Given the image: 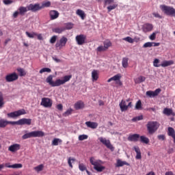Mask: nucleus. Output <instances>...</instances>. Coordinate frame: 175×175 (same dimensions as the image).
<instances>
[{
  "label": "nucleus",
  "mask_w": 175,
  "mask_h": 175,
  "mask_svg": "<svg viewBox=\"0 0 175 175\" xmlns=\"http://www.w3.org/2000/svg\"><path fill=\"white\" fill-rule=\"evenodd\" d=\"M148 47H152V44L151 42H146L144 45H143V48L144 49H147Z\"/></svg>",
  "instance_id": "bf43d9fd"
},
{
  "label": "nucleus",
  "mask_w": 175,
  "mask_h": 175,
  "mask_svg": "<svg viewBox=\"0 0 175 175\" xmlns=\"http://www.w3.org/2000/svg\"><path fill=\"white\" fill-rule=\"evenodd\" d=\"M98 140H99L100 143H102V144L105 146V147H107V148H109L111 151L114 150V147L113 146V145L111 144V142H110V141L109 139H107L106 138L103 137H100L98 138Z\"/></svg>",
  "instance_id": "1a4fd4ad"
},
{
  "label": "nucleus",
  "mask_w": 175,
  "mask_h": 175,
  "mask_svg": "<svg viewBox=\"0 0 175 175\" xmlns=\"http://www.w3.org/2000/svg\"><path fill=\"white\" fill-rule=\"evenodd\" d=\"M90 163L94 166V170L96 172H103L106 167L103 165V161L99 159H95V157H90Z\"/></svg>",
  "instance_id": "f03ea898"
},
{
  "label": "nucleus",
  "mask_w": 175,
  "mask_h": 175,
  "mask_svg": "<svg viewBox=\"0 0 175 175\" xmlns=\"http://www.w3.org/2000/svg\"><path fill=\"white\" fill-rule=\"evenodd\" d=\"M121 111H126L128 109L132 107V102L129 101V99L122 100L119 104Z\"/></svg>",
  "instance_id": "423d86ee"
},
{
  "label": "nucleus",
  "mask_w": 175,
  "mask_h": 175,
  "mask_svg": "<svg viewBox=\"0 0 175 175\" xmlns=\"http://www.w3.org/2000/svg\"><path fill=\"white\" fill-rule=\"evenodd\" d=\"M41 106H43L44 107H51L53 106V100L50 99L49 98L44 97L42 98Z\"/></svg>",
  "instance_id": "4468645a"
},
{
  "label": "nucleus",
  "mask_w": 175,
  "mask_h": 175,
  "mask_svg": "<svg viewBox=\"0 0 175 175\" xmlns=\"http://www.w3.org/2000/svg\"><path fill=\"white\" fill-rule=\"evenodd\" d=\"M163 113L165 114V116H173V117H175V113L173 111V109L170 108H165Z\"/></svg>",
  "instance_id": "a878e982"
},
{
  "label": "nucleus",
  "mask_w": 175,
  "mask_h": 175,
  "mask_svg": "<svg viewBox=\"0 0 175 175\" xmlns=\"http://www.w3.org/2000/svg\"><path fill=\"white\" fill-rule=\"evenodd\" d=\"M92 79L93 81H96L98 79H99V76L98 75V70H94L92 72Z\"/></svg>",
  "instance_id": "72a5a7b5"
},
{
  "label": "nucleus",
  "mask_w": 175,
  "mask_h": 175,
  "mask_svg": "<svg viewBox=\"0 0 175 175\" xmlns=\"http://www.w3.org/2000/svg\"><path fill=\"white\" fill-rule=\"evenodd\" d=\"M50 6H51V3L50 1H46L45 3H43L42 5H40V8L43 9L44 8H50Z\"/></svg>",
  "instance_id": "09e8293b"
},
{
  "label": "nucleus",
  "mask_w": 175,
  "mask_h": 175,
  "mask_svg": "<svg viewBox=\"0 0 175 175\" xmlns=\"http://www.w3.org/2000/svg\"><path fill=\"white\" fill-rule=\"evenodd\" d=\"M18 14H20V12H18V11H16L13 14V18H17V17H18Z\"/></svg>",
  "instance_id": "338daca9"
},
{
  "label": "nucleus",
  "mask_w": 175,
  "mask_h": 175,
  "mask_svg": "<svg viewBox=\"0 0 175 175\" xmlns=\"http://www.w3.org/2000/svg\"><path fill=\"white\" fill-rule=\"evenodd\" d=\"M24 114H27V111H25V109H22L14 112L8 113L7 116L8 118H16V117H20V116H24Z\"/></svg>",
  "instance_id": "0eeeda50"
},
{
  "label": "nucleus",
  "mask_w": 175,
  "mask_h": 175,
  "mask_svg": "<svg viewBox=\"0 0 175 175\" xmlns=\"http://www.w3.org/2000/svg\"><path fill=\"white\" fill-rule=\"evenodd\" d=\"M160 124L158 122L150 121L146 124L147 131L149 135H154L160 126Z\"/></svg>",
  "instance_id": "7ed1b4c3"
},
{
  "label": "nucleus",
  "mask_w": 175,
  "mask_h": 175,
  "mask_svg": "<svg viewBox=\"0 0 175 175\" xmlns=\"http://www.w3.org/2000/svg\"><path fill=\"white\" fill-rule=\"evenodd\" d=\"M27 9L29 11L33 12V13H36V12L42 10V7H40V4L39 3H31L29 5H27Z\"/></svg>",
  "instance_id": "ddd939ff"
},
{
  "label": "nucleus",
  "mask_w": 175,
  "mask_h": 175,
  "mask_svg": "<svg viewBox=\"0 0 175 175\" xmlns=\"http://www.w3.org/2000/svg\"><path fill=\"white\" fill-rule=\"evenodd\" d=\"M16 80H18V75L16 72H12L5 76V81L7 83H12V81H16Z\"/></svg>",
  "instance_id": "f8f14e48"
},
{
  "label": "nucleus",
  "mask_w": 175,
  "mask_h": 175,
  "mask_svg": "<svg viewBox=\"0 0 175 175\" xmlns=\"http://www.w3.org/2000/svg\"><path fill=\"white\" fill-rule=\"evenodd\" d=\"M66 43H68V38L65 36H62L59 40L57 41L55 48L61 49L62 47L66 46Z\"/></svg>",
  "instance_id": "9d476101"
},
{
  "label": "nucleus",
  "mask_w": 175,
  "mask_h": 175,
  "mask_svg": "<svg viewBox=\"0 0 175 175\" xmlns=\"http://www.w3.org/2000/svg\"><path fill=\"white\" fill-rule=\"evenodd\" d=\"M139 141L141 143H144V144H148L150 143V139L144 135H139Z\"/></svg>",
  "instance_id": "2f4dec72"
},
{
  "label": "nucleus",
  "mask_w": 175,
  "mask_h": 175,
  "mask_svg": "<svg viewBox=\"0 0 175 175\" xmlns=\"http://www.w3.org/2000/svg\"><path fill=\"white\" fill-rule=\"evenodd\" d=\"M20 148H21V146L20 144H14L8 148V150L11 152H16V151H18Z\"/></svg>",
  "instance_id": "412c9836"
},
{
  "label": "nucleus",
  "mask_w": 175,
  "mask_h": 175,
  "mask_svg": "<svg viewBox=\"0 0 175 175\" xmlns=\"http://www.w3.org/2000/svg\"><path fill=\"white\" fill-rule=\"evenodd\" d=\"M103 44H104V47L107 50L109 49V47H111V42L109 40H107L106 41H105L103 42Z\"/></svg>",
  "instance_id": "79ce46f5"
},
{
  "label": "nucleus",
  "mask_w": 175,
  "mask_h": 175,
  "mask_svg": "<svg viewBox=\"0 0 175 175\" xmlns=\"http://www.w3.org/2000/svg\"><path fill=\"white\" fill-rule=\"evenodd\" d=\"M152 15L154 16V17H156L157 18H162V16H161L158 13H155L154 12L152 14Z\"/></svg>",
  "instance_id": "69168bd1"
},
{
  "label": "nucleus",
  "mask_w": 175,
  "mask_h": 175,
  "mask_svg": "<svg viewBox=\"0 0 175 175\" xmlns=\"http://www.w3.org/2000/svg\"><path fill=\"white\" fill-rule=\"evenodd\" d=\"M84 107V103L81 101H78L77 103L75 104V109L76 110H80V109H83Z\"/></svg>",
  "instance_id": "f704fd0d"
},
{
  "label": "nucleus",
  "mask_w": 175,
  "mask_h": 175,
  "mask_svg": "<svg viewBox=\"0 0 175 175\" xmlns=\"http://www.w3.org/2000/svg\"><path fill=\"white\" fill-rule=\"evenodd\" d=\"M106 48H105V46H98V47H97V49H96V51L98 52V53H102V51H106Z\"/></svg>",
  "instance_id": "864d4df0"
},
{
  "label": "nucleus",
  "mask_w": 175,
  "mask_h": 175,
  "mask_svg": "<svg viewBox=\"0 0 175 175\" xmlns=\"http://www.w3.org/2000/svg\"><path fill=\"white\" fill-rule=\"evenodd\" d=\"M85 124L88 128H90L91 129H96V128H98V122L91 121L85 122Z\"/></svg>",
  "instance_id": "4be33fe9"
},
{
  "label": "nucleus",
  "mask_w": 175,
  "mask_h": 175,
  "mask_svg": "<svg viewBox=\"0 0 175 175\" xmlns=\"http://www.w3.org/2000/svg\"><path fill=\"white\" fill-rule=\"evenodd\" d=\"M135 109L136 110H140L142 109V100H139L136 103Z\"/></svg>",
  "instance_id": "603ef678"
},
{
  "label": "nucleus",
  "mask_w": 175,
  "mask_h": 175,
  "mask_svg": "<svg viewBox=\"0 0 175 175\" xmlns=\"http://www.w3.org/2000/svg\"><path fill=\"white\" fill-rule=\"evenodd\" d=\"M88 139V135H81L79 136V140L83 141V140H87Z\"/></svg>",
  "instance_id": "13d9d810"
},
{
  "label": "nucleus",
  "mask_w": 175,
  "mask_h": 175,
  "mask_svg": "<svg viewBox=\"0 0 175 175\" xmlns=\"http://www.w3.org/2000/svg\"><path fill=\"white\" fill-rule=\"evenodd\" d=\"M14 125H31L32 124V119L22 118L16 122H13Z\"/></svg>",
  "instance_id": "9b49d317"
},
{
  "label": "nucleus",
  "mask_w": 175,
  "mask_h": 175,
  "mask_svg": "<svg viewBox=\"0 0 175 175\" xmlns=\"http://www.w3.org/2000/svg\"><path fill=\"white\" fill-rule=\"evenodd\" d=\"M79 169L81 172H85L87 170V166L83 163H79Z\"/></svg>",
  "instance_id": "ea45409f"
},
{
  "label": "nucleus",
  "mask_w": 175,
  "mask_h": 175,
  "mask_svg": "<svg viewBox=\"0 0 175 175\" xmlns=\"http://www.w3.org/2000/svg\"><path fill=\"white\" fill-rule=\"evenodd\" d=\"M14 122H10L5 120L4 119H0V128H6L9 124L11 125H14Z\"/></svg>",
  "instance_id": "aec40b11"
},
{
  "label": "nucleus",
  "mask_w": 175,
  "mask_h": 175,
  "mask_svg": "<svg viewBox=\"0 0 175 175\" xmlns=\"http://www.w3.org/2000/svg\"><path fill=\"white\" fill-rule=\"evenodd\" d=\"M25 33H26L27 38H30V39H33V38H35V36H36V35H38V33H36V32L29 33L28 31H26Z\"/></svg>",
  "instance_id": "a19ab883"
},
{
  "label": "nucleus",
  "mask_w": 175,
  "mask_h": 175,
  "mask_svg": "<svg viewBox=\"0 0 175 175\" xmlns=\"http://www.w3.org/2000/svg\"><path fill=\"white\" fill-rule=\"evenodd\" d=\"M57 39H58V36H53L49 42L51 44H54V43H55V42H57Z\"/></svg>",
  "instance_id": "de8ad7c7"
},
{
  "label": "nucleus",
  "mask_w": 175,
  "mask_h": 175,
  "mask_svg": "<svg viewBox=\"0 0 175 175\" xmlns=\"http://www.w3.org/2000/svg\"><path fill=\"white\" fill-rule=\"evenodd\" d=\"M142 29L144 33H147V32H151L154 29V25L150 23H144L142 25Z\"/></svg>",
  "instance_id": "dca6fc26"
},
{
  "label": "nucleus",
  "mask_w": 175,
  "mask_h": 175,
  "mask_svg": "<svg viewBox=\"0 0 175 175\" xmlns=\"http://www.w3.org/2000/svg\"><path fill=\"white\" fill-rule=\"evenodd\" d=\"M75 161H76V159H72V157H70L68 159V165L70 166V167H71V169H73V165H72V161L75 162Z\"/></svg>",
  "instance_id": "3c124183"
},
{
  "label": "nucleus",
  "mask_w": 175,
  "mask_h": 175,
  "mask_svg": "<svg viewBox=\"0 0 175 175\" xmlns=\"http://www.w3.org/2000/svg\"><path fill=\"white\" fill-rule=\"evenodd\" d=\"M5 167H9L10 169H21L23 167V164L15 163L14 165H10V163H5Z\"/></svg>",
  "instance_id": "6ab92c4d"
},
{
  "label": "nucleus",
  "mask_w": 175,
  "mask_h": 175,
  "mask_svg": "<svg viewBox=\"0 0 175 175\" xmlns=\"http://www.w3.org/2000/svg\"><path fill=\"white\" fill-rule=\"evenodd\" d=\"M174 64V61L173 60H164L161 64V66H162V68H166L167 66H170Z\"/></svg>",
  "instance_id": "b1692460"
},
{
  "label": "nucleus",
  "mask_w": 175,
  "mask_h": 175,
  "mask_svg": "<svg viewBox=\"0 0 175 175\" xmlns=\"http://www.w3.org/2000/svg\"><path fill=\"white\" fill-rule=\"evenodd\" d=\"M77 14L78 16H81L82 20H84V18H85V14L84 13V11H83L81 10H77Z\"/></svg>",
  "instance_id": "4c0bfd02"
},
{
  "label": "nucleus",
  "mask_w": 175,
  "mask_h": 175,
  "mask_svg": "<svg viewBox=\"0 0 175 175\" xmlns=\"http://www.w3.org/2000/svg\"><path fill=\"white\" fill-rule=\"evenodd\" d=\"M47 72V73H50L51 72V69L49 68H43L40 70V73H44V72Z\"/></svg>",
  "instance_id": "8fccbe9b"
},
{
  "label": "nucleus",
  "mask_w": 175,
  "mask_h": 175,
  "mask_svg": "<svg viewBox=\"0 0 175 175\" xmlns=\"http://www.w3.org/2000/svg\"><path fill=\"white\" fill-rule=\"evenodd\" d=\"M85 39H87V36L84 34L77 35L75 37V40L79 46H83L85 43Z\"/></svg>",
  "instance_id": "2eb2a0df"
},
{
  "label": "nucleus",
  "mask_w": 175,
  "mask_h": 175,
  "mask_svg": "<svg viewBox=\"0 0 175 175\" xmlns=\"http://www.w3.org/2000/svg\"><path fill=\"white\" fill-rule=\"evenodd\" d=\"M18 10H19V14L21 16H24L25 13H27V12H29V10H28V6L27 7L21 6L18 8Z\"/></svg>",
  "instance_id": "7c9ffc66"
},
{
  "label": "nucleus",
  "mask_w": 175,
  "mask_h": 175,
  "mask_svg": "<svg viewBox=\"0 0 175 175\" xmlns=\"http://www.w3.org/2000/svg\"><path fill=\"white\" fill-rule=\"evenodd\" d=\"M160 9L162 12H164L167 16H174L175 9L172 6H167L165 5H160Z\"/></svg>",
  "instance_id": "39448f33"
},
{
  "label": "nucleus",
  "mask_w": 175,
  "mask_h": 175,
  "mask_svg": "<svg viewBox=\"0 0 175 175\" xmlns=\"http://www.w3.org/2000/svg\"><path fill=\"white\" fill-rule=\"evenodd\" d=\"M65 25V31H66V29L69 30V29H72V28H73V25H75L73 23H67L64 24Z\"/></svg>",
  "instance_id": "37998d69"
},
{
  "label": "nucleus",
  "mask_w": 175,
  "mask_h": 175,
  "mask_svg": "<svg viewBox=\"0 0 175 175\" xmlns=\"http://www.w3.org/2000/svg\"><path fill=\"white\" fill-rule=\"evenodd\" d=\"M64 31L65 27H55L52 29V32H54L55 33H62Z\"/></svg>",
  "instance_id": "473e14b6"
},
{
  "label": "nucleus",
  "mask_w": 175,
  "mask_h": 175,
  "mask_svg": "<svg viewBox=\"0 0 175 175\" xmlns=\"http://www.w3.org/2000/svg\"><path fill=\"white\" fill-rule=\"evenodd\" d=\"M129 166V163L126 161H123L121 159H118L116 163V167H122V166Z\"/></svg>",
  "instance_id": "393cba45"
},
{
  "label": "nucleus",
  "mask_w": 175,
  "mask_h": 175,
  "mask_svg": "<svg viewBox=\"0 0 175 175\" xmlns=\"http://www.w3.org/2000/svg\"><path fill=\"white\" fill-rule=\"evenodd\" d=\"M159 46H161V43L152 42V47H158Z\"/></svg>",
  "instance_id": "0e129e2a"
},
{
  "label": "nucleus",
  "mask_w": 175,
  "mask_h": 175,
  "mask_svg": "<svg viewBox=\"0 0 175 175\" xmlns=\"http://www.w3.org/2000/svg\"><path fill=\"white\" fill-rule=\"evenodd\" d=\"M121 74H117L115 76L111 77L107 80V83H110L111 81H118L119 80H121Z\"/></svg>",
  "instance_id": "c85d7f7f"
},
{
  "label": "nucleus",
  "mask_w": 175,
  "mask_h": 175,
  "mask_svg": "<svg viewBox=\"0 0 175 175\" xmlns=\"http://www.w3.org/2000/svg\"><path fill=\"white\" fill-rule=\"evenodd\" d=\"M72 79V75H66L63 77V79H56L55 81H53V75H49L46 81L51 85V87H59V85H64L66 83H68Z\"/></svg>",
  "instance_id": "f257e3e1"
},
{
  "label": "nucleus",
  "mask_w": 175,
  "mask_h": 175,
  "mask_svg": "<svg viewBox=\"0 0 175 175\" xmlns=\"http://www.w3.org/2000/svg\"><path fill=\"white\" fill-rule=\"evenodd\" d=\"M129 61V58L128 57H123L122 60V65L123 68H126L129 66L128 62Z\"/></svg>",
  "instance_id": "c9c22d12"
},
{
  "label": "nucleus",
  "mask_w": 175,
  "mask_h": 175,
  "mask_svg": "<svg viewBox=\"0 0 175 175\" xmlns=\"http://www.w3.org/2000/svg\"><path fill=\"white\" fill-rule=\"evenodd\" d=\"M133 150L137 154L135 156V159H142V152L140 151V148H139V146H134Z\"/></svg>",
  "instance_id": "bb28decb"
},
{
  "label": "nucleus",
  "mask_w": 175,
  "mask_h": 175,
  "mask_svg": "<svg viewBox=\"0 0 175 175\" xmlns=\"http://www.w3.org/2000/svg\"><path fill=\"white\" fill-rule=\"evenodd\" d=\"M3 105H5V102L3 101V94L0 93V109L3 107Z\"/></svg>",
  "instance_id": "a18cd8bd"
},
{
  "label": "nucleus",
  "mask_w": 175,
  "mask_h": 175,
  "mask_svg": "<svg viewBox=\"0 0 175 175\" xmlns=\"http://www.w3.org/2000/svg\"><path fill=\"white\" fill-rule=\"evenodd\" d=\"M157 38V33H152L150 36H149V39L150 40H155V39Z\"/></svg>",
  "instance_id": "052dcab7"
},
{
  "label": "nucleus",
  "mask_w": 175,
  "mask_h": 175,
  "mask_svg": "<svg viewBox=\"0 0 175 175\" xmlns=\"http://www.w3.org/2000/svg\"><path fill=\"white\" fill-rule=\"evenodd\" d=\"M168 136H170L174 139V143L175 144V131L172 127H168L167 131Z\"/></svg>",
  "instance_id": "cd10ccee"
},
{
  "label": "nucleus",
  "mask_w": 175,
  "mask_h": 175,
  "mask_svg": "<svg viewBox=\"0 0 175 175\" xmlns=\"http://www.w3.org/2000/svg\"><path fill=\"white\" fill-rule=\"evenodd\" d=\"M63 109H64V106L62 105V104H58L57 105V110H62Z\"/></svg>",
  "instance_id": "774afa93"
},
{
  "label": "nucleus",
  "mask_w": 175,
  "mask_h": 175,
  "mask_svg": "<svg viewBox=\"0 0 175 175\" xmlns=\"http://www.w3.org/2000/svg\"><path fill=\"white\" fill-rule=\"evenodd\" d=\"M141 120H143V116H139L137 117H135L132 119V121H133V122H136V121H141Z\"/></svg>",
  "instance_id": "4d7b16f0"
},
{
  "label": "nucleus",
  "mask_w": 175,
  "mask_h": 175,
  "mask_svg": "<svg viewBox=\"0 0 175 175\" xmlns=\"http://www.w3.org/2000/svg\"><path fill=\"white\" fill-rule=\"evenodd\" d=\"M49 16L51 17V20H55L59 17V12L56 10H51L49 12Z\"/></svg>",
  "instance_id": "5701e85b"
},
{
  "label": "nucleus",
  "mask_w": 175,
  "mask_h": 175,
  "mask_svg": "<svg viewBox=\"0 0 175 175\" xmlns=\"http://www.w3.org/2000/svg\"><path fill=\"white\" fill-rule=\"evenodd\" d=\"M58 144H62V139L59 138H55L52 141V146H58Z\"/></svg>",
  "instance_id": "e433bc0d"
},
{
  "label": "nucleus",
  "mask_w": 175,
  "mask_h": 175,
  "mask_svg": "<svg viewBox=\"0 0 175 175\" xmlns=\"http://www.w3.org/2000/svg\"><path fill=\"white\" fill-rule=\"evenodd\" d=\"M17 72H19L21 77L25 76V75H27L25 70H24L23 68H17Z\"/></svg>",
  "instance_id": "c03bdc74"
},
{
  "label": "nucleus",
  "mask_w": 175,
  "mask_h": 175,
  "mask_svg": "<svg viewBox=\"0 0 175 175\" xmlns=\"http://www.w3.org/2000/svg\"><path fill=\"white\" fill-rule=\"evenodd\" d=\"M144 81H146V77L143 76H139V77L134 79L135 84H140Z\"/></svg>",
  "instance_id": "c756f323"
},
{
  "label": "nucleus",
  "mask_w": 175,
  "mask_h": 175,
  "mask_svg": "<svg viewBox=\"0 0 175 175\" xmlns=\"http://www.w3.org/2000/svg\"><path fill=\"white\" fill-rule=\"evenodd\" d=\"M157 138L159 139V140H165L166 137L165 136V135H159L157 136Z\"/></svg>",
  "instance_id": "680f3d73"
},
{
  "label": "nucleus",
  "mask_w": 175,
  "mask_h": 175,
  "mask_svg": "<svg viewBox=\"0 0 175 175\" xmlns=\"http://www.w3.org/2000/svg\"><path fill=\"white\" fill-rule=\"evenodd\" d=\"M72 111H73V109H69L66 112L64 113L63 116L64 117H68V116H70V114H72Z\"/></svg>",
  "instance_id": "5fc2aeb1"
},
{
  "label": "nucleus",
  "mask_w": 175,
  "mask_h": 175,
  "mask_svg": "<svg viewBox=\"0 0 175 175\" xmlns=\"http://www.w3.org/2000/svg\"><path fill=\"white\" fill-rule=\"evenodd\" d=\"M123 40H125L126 42H128L129 43H133V42H135V40L129 36L123 38Z\"/></svg>",
  "instance_id": "6e6d98bb"
},
{
  "label": "nucleus",
  "mask_w": 175,
  "mask_h": 175,
  "mask_svg": "<svg viewBox=\"0 0 175 175\" xmlns=\"http://www.w3.org/2000/svg\"><path fill=\"white\" fill-rule=\"evenodd\" d=\"M161 88L156 89L154 91H147L146 92V96H148L149 98H154L155 96H158L159 94L161 93Z\"/></svg>",
  "instance_id": "f3484780"
},
{
  "label": "nucleus",
  "mask_w": 175,
  "mask_h": 175,
  "mask_svg": "<svg viewBox=\"0 0 175 175\" xmlns=\"http://www.w3.org/2000/svg\"><path fill=\"white\" fill-rule=\"evenodd\" d=\"M160 60L159 59H154L153 62V66L154 68H159V66H161V64H159Z\"/></svg>",
  "instance_id": "49530a36"
},
{
  "label": "nucleus",
  "mask_w": 175,
  "mask_h": 175,
  "mask_svg": "<svg viewBox=\"0 0 175 175\" xmlns=\"http://www.w3.org/2000/svg\"><path fill=\"white\" fill-rule=\"evenodd\" d=\"M139 139H140V135L130 134L127 138V140H129V142H134L136 143V142H139Z\"/></svg>",
  "instance_id": "a211bd4d"
},
{
  "label": "nucleus",
  "mask_w": 175,
  "mask_h": 175,
  "mask_svg": "<svg viewBox=\"0 0 175 175\" xmlns=\"http://www.w3.org/2000/svg\"><path fill=\"white\" fill-rule=\"evenodd\" d=\"M104 5L105 6H107V5H111L107 8L108 13H110L111 10H114V9H116L118 6V4L114 3V0H104Z\"/></svg>",
  "instance_id": "6e6552de"
},
{
  "label": "nucleus",
  "mask_w": 175,
  "mask_h": 175,
  "mask_svg": "<svg viewBox=\"0 0 175 175\" xmlns=\"http://www.w3.org/2000/svg\"><path fill=\"white\" fill-rule=\"evenodd\" d=\"M3 3L5 5H10V3H13V1H12V0H3Z\"/></svg>",
  "instance_id": "e2e57ef3"
},
{
  "label": "nucleus",
  "mask_w": 175,
  "mask_h": 175,
  "mask_svg": "<svg viewBox=\"0 0 175 175\" xmlns=\"http://www.w3.org/2000/svg\"><path fill=\"white\" fill-rule=\"evenodd\" d=\"M43 136H44V132L42 131H34L25 133L22 136V139L27 140V139H31V137H43Z\"/></svg>",
  "instance_id": "20e7f679"
},
{
  "label": "nucleus",
  "mask_w": 175,
  "mask_h": 175,
  "mask_svg": "<svg viewBox=\"0 0 175 175\" xmlns=\"http://www.w3.org/2000/svg\"><path fill=\"white\" fill-rule=\"evenodd\" d=\"M34 170L37 172V173H39V172H42L43 169H44V165L43 164H40L36 167H34Z\"/></svg>",
  "instance_id": "58836bf2"
}]
</instances>
